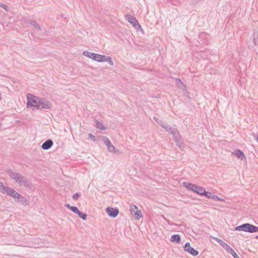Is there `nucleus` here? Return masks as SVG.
I'll return each mask as SVG.
<instances>
[{"mask_svg":"<svg viewBox=\"0 0 258 258\" xmlns=\"http://www.w3.org/2000/svg\"><path fill=\"white\" fill-rule=\"evenodd\" d=\"M31 25L33 26L34 27V28L35 29H36V30H37L38 31L41 30V28L40 25L37 23V22L35 20H33Z\"/></svg>","mask_w":258,"mask_h":258,"instance_id":"nucleus-23","label":"nucleus"},{"mask_svg":"<svg viewBox=\"0 0 258 258\" xmlns=\"http://www.w3.org/2000/svg\"><path fill=\"white\" fill-rule=\"evenodd\" d=\"M232 154L235 155L241 161L245 160L246 157L244 155L243 152L239 149H236L232 153Z\"/></svg>","mask_w":258,"mask_h":258,"instance_id":"nucleus-15","label":"nucleus"},{"mask_svg":"<svg viewBox=\"0 0 258 258\" xmlns=\"http://www.w3.org/2000/svg\"><path fill=\"white\" fill-rule=\"evenodd\" d=\"M153 118L156 121V122H157L158 123L159 122V121H160V119H159L158 118H157L156 117H154Z\"/></svg>","mask_w":258,"mask_h":258,"instance_id":"nucleus-36","label":"nucleus"},{"mask_svg":"<svg viewBox=\"0 0 258 258\" xmlns=\"http://www.w3.org/2000/svg\"><path fill=\"white\" fill-rule=\"evenodd\" d=\"M8 186H5L4 184L0 181V192L4 194Z\"/></svg>","mask_w":258,"mask_h":258,"instance_id":"nucleus-25","label":"nucleus"},{"mask_svg":"<svg viewBox=\"0 0 258 258\" xmlns=\"http://www.w3.org/2000/svg\"><path fill=\"white\" fill-rule=\"evenodd\" d=\"M2 94H1V93H0V100H2Z\"/></svg>","mask_w":258,"mask_h":258,"instance_id":"nucleus-40","label":"nucleus"},{"mask_svg":"<svg viewBox=\"0 0 258 258\" xmlns=\"http://www.w3.org/2000/svg\"><path fill=\"white\" fill-rule=\"evenodd\" d=\"M3 194H6L7 196L13 198L16 203H20L25 206L29 205L28 201L25 197L11 187H8Z\"/></svg>","mask_w":258,"mask_h":258,"instance_id":"nucleus-2","label":"nucleus"},{"mask_svg":"<svg viewBox=\"0 0 258 258\" xmlns=\"http://www.w3.org/2000/svg\"><path fill=\"white\" fill-rule=\"evenodd\" d=\"M176 83L178 88L181 89L185 88V85L179 79H176Z\"/></svg>","mask_w":258,"mask_h":258,"instance_id":"nucleus-21","label":"nucleus"},{"mask_svg":"<svg viewBox=\"0 0 258 258\" xmlns=\"http://www.w3.org/2000/svg\"><path fill=\"white\" fill-rule=\"evenodd\" d=\"M53 142L52 140L51 139H48L42 144L41 148L43 150H47L53 146Z\"/></svg>","mask_w":258,"mask_h":258,"instance_id":"nucleus-16","label":"nucleus"},{"mask_svg":"<svg viewBox=\"0 0 258 258\" xmlns=\"http://www.w3.org/2000/svg\"><path fill=\"white\" fill-rule=\"evenodd\" d=\"M22 21L24 24L31 25L33 20H32L31 19H26V18H23V19L22 20Z\"/></svg>","mask_w":258,"mask_h":258,"instance_id":"nucleus-26","label":"nucleus"},{"mask_svg":"<svg viewBox=\"0 0 258 258\" xmlns=\"http://www.w3.org/2000/svg\"><path fill=\"white\" fill-rule=\"evenodd\" d=\"M183 185L188 189L201 195L204 187L188 182H184Z\"/></svg>","mask_w":258,"mask_h":258,"instance_id":"nucleus-5","label":"nucleus"},{"mask_svg":"<svg viewBox=\"0 0 258 258\" xmlns=\"http://www.w3.org/2000/svg\"><path fill=\"white\" fill-rule=\"evenodd\" d=\"M126 19L130 22L131 24L133 25V27L136 29L137 30L140 29L142 31H143V30L142 28L141 25L138 22L137 19L132 16L131 15L128 14L125 16Z\"/></svg>","mask_w":258,"mask_h":258,"instance_id":"nucleus-8","label":"nucleus"},{"mask_svg":"<svg viewBox=\"0 0 258 258\" xmlns=\"http://www.w3.org/2000/svg\"><path fill=\"white\" fill-rule=\"evenodd\" d=\"M96 122V126L97 128H99L102 131H105L107 129L106 126L103 125L101 122L97 120H95Z\"/></svg>","mask_w":258,"mask_h":258,"instance_id":"nucleus-19","label":"nucleus"},{"mask_svg":"<svg viewBox=\"0 0 258 258\" xmlns=\"http://www.w3.org/2000/svg\"><path fill=\"white\" fill-rule=\"evenodd\" d=\"M27 107H33V110L40 109L39 105V101L40 97H37L32 94H27Z\"/></svg>","mask_w":258,"mask_h":258,"instance_id":"nucleus-3","label":"nucleus"},{"mask_svg":"<svg viewBox=\"0 0 258 258\" xmlns=\"http://www.w3.org/2000/svg\"><path fill=\"white\" fill-rule=\"evenodd\" d=\"M10 178L18 183L20 185H23L26 188H31V183L27 181L26 177L20 173L14 172L12 169H9L7 171Z\"/></svg>","mask_w":258,"mask_h":258,"instance_id":"nucleus-1","label":"nucleus"},{"mask_svg":"<svg viewBox=\"0 0 258 258\" xmlns=\"http://www.w3.org/2000/svg\"><path fill=\"white\" fill-rule=\"evenodd\" d=\"M88 136L93 141H96L95 137L93 135H92V134L89 133V135H88Z\"/></svg>","mask_w":258,"mask_h":258,"instance_id":"nucleus-33","label":"nucleus"},{"mask_svg":"<svg viewBox=\"0 0 258 258\" xmlns=\"http://www.w3.org/2000/svg\"><path fill=\"white\" fill-rule=\"evenodd\" d=\"M0 7L3 8L7 12L9 11V8L5 4H0Z\"/></svg>","mask_w":258,"mask_h":258,"instance_id":"nucleus-31","label":"nucleus"},{"mask_svg":"<svg viewBox=\"0 0 258 258\" xmlns=\"http://www.w3.org/2000/svg\"><path fill=\"white\" fill-rule=\"evenodd\" d=\"M153 118L156 121V122H157L158 123L159 122V121H160V119H159L158 118H157L156 117H154Z\"/></svg>","mask_w":258,"mask_h":258,"instance_id":"nucleus-38","label":"nucleus"},{"mask_svg":"<svg viewBox=\"0 0 258 258\" xmlns=\"http://www.w3.org/2000/svg\"><path fill=\"white\" fill-rule=\"evenodd\" d=\"M234 230L252 233L258 232V227L246 223L235 227Z\"/></svg>","mask_w":258,"mask_h":258,"instance_id":"nucleus-4","label":"nucleus"},{"mask_svg":"<svg viewBox=\"0 0 258 258\" xmlns=\"http://www.w3.org/2000/svg\"><path fill=\"white\" fill-rule=\"evenodd\" d=\"M255 238L256 239H258V235L257 236H255Z\"/></svg>","mask_w":258,"mask_h":258,"instance_id":"nucleus-41","label":"nucleus"},{"mask_svg":"<svg viewBox=\"0 0 258 258\" xmlns=\"http://www.w3.org/2000/svg\"><path fill=\"white\" fill-rule=\"evenodd\" d=\"M174 141L176 142V145L180 148L183 147V144L181 141L182 137L180 135L178 130L176 128H173L171 132Z\"/></svg>","mask_w":258,"mask_h":258,"instance_id":"nucleus-7","label":"nucleus"},{"mask_svg":"<svg viewBox=\"0 0 258 258\" xmlns=\"http://www.w3.org/2000/svg\"><path fill=\"white\" fill-rule=\"evenodd\" d=\"M180 236L179 234H173L171 236L170 240L172 242L179 243L180 241Z\"/></svg>","mask_w":258,"mask_h":258,"instance_id":"nucleus-18","label":"nucleus"},{"mask_svg":"<svg viewBox=\"0 0 258 258\" xmlns=\"http://www.w3.org/2000/svg\"><path fill=\"white\" fill-rule=\"evenodd\" d=\"M163 128H164L167 132H170L172 131V127L171 126L165 124Z\"/></svg>","mask_w":258,"mask_h":258,"instance_id":"nucleus-29","label":"nucleus"},{"mask_svg":"<svg viewBox=\"0 0 258 258\" xmlns=\"http://www.w3.org/2000/svg\"><path fill=\"white\" fill-rule=\"evenodd\" d=\"M83 54L84 56H85L86 57L91 58V59H93L94 60L98 62V59H99V57H100V54H99L87 51H85L83 53Z\"/></svg>","mask_w":258,"mask_h":258,"instance_id":"nucleus-12","label":"nucleus"},{"mask_svg":"<svg viewBox=\"0 0 258 258\" xmlns=\"http://www.w3.org/2000/svg\"><path fill=\"white\" fill-rule=\"evenodd\" d=\"M78 216L82 219L83 220H86L87 219V215L86 213H84L81 211H79L77 214Z\"/></svg>","mask_w":258,"mask_h":258,"instance_id":"nucleus-22","label":"nucleus"},{"mask_svg":"<svg viewBox=\"0 0 258 258\" xmlns=\"http://www.w3.org/2000/svg\"><path fill=\"white\" fill-rule=\"evenodd\" d=\"M106 61L108 62V63L111 66H113L114 64V63H113L111 57L100 54V57H99V59H98V62H106Z\"/></svg>","mask_w":258,"mask_h":258,"instance_id":"nucleus-14","label":"nucleus"},{"mask_svg":"<svg viewBox=\"0 0 258 258\" xmlns=\"http://www.w3.org/2000/svg\"><path fill=\"white\" fill-rule=\"evenodd\" d=\"M214 239L225 248L228 252H229L233 256L234 258H239L237 254L235 251L226 243L222 240L218 239V238H214Z\"/></svg>","mask_w":258,"mask_h":258,"instance_id":"nucleus-6","label":"nucleus"},{"mask_svg":"<svg viewBox=\"0 0 258 258\" xmlns=\"http://www.w3.org/2000/svg\"><path fill=\"white\" fill-rule=\"evenodd\" d=\"M104 143L107 146V149L109 152H113L114 151V146L111 144L109 139L105 136H103L102 138Z\"/></svg>","mask_w":258,"mask_h":258,"instance_id":"nucleus-13","label":"nucleus"},{"mask_svg":"<svg viewBox=\"0 0 258 258\" xmlns=\"http://www.w3.org/2000/svg\"><path fill=\"white\" fill-rule=\"evenodd\" d=\"M138 208L137 206L135 205H132L130 206V212L132 216L134 215V213H135L136 210H138Z\"/></svg>","mask_w":258,"mask_h":258,"instance_id":"nucleus-24","label":"nucleus"},{"mask_svg":"<svg viewBox=\"0 0 258 258\" xmlns=\"http://www.w3.org/2000/svg\"><path fill=\"white\" fill-rule=\"evenodd\" d=\"M158 124L162 127L165 125L163 121L161 119L160 120V121H159Z\"/></svg>","mask_w":258,"mask_h":258,"instance_id":"nucleus-34","label":"nucleus"},{"mask_svg":"<svg viewBox=\"0 0 258 258\" xmlns=\"http://www.w3.org/2000/svg\"><path fill=\"white\" fill-rule=\"evenodd\" d=\"M40 109H50L52 107V103L44 98H40L39 101Z\"/></svg>","mask_w":258,"mask_h":258,"instance_id":"nucleus-9","label":"nucleus"},{"mask_svg":"<svg viewBox=\"0 0 258 258\" xmlns=\"http://www.w3.org/2000/svg\"><path fill=\"white\" fill-rule=\"evenodd\" d=\"M133 216L135 217L136 219L139 220L142 217V213L140 210L138 209L135 213H134V215Z\"/></svg>","mask_w":258,"mask_h":258,"instance_id":"nucleus-20","label":"nucleus"},{"mask_svg":"<svg viewBox=\"0 0 258 258\" xmlns=\"http://www.w3.org/2000/svg\"><path fill=\"white\" fill-rule=\"evenodd\" d=\"M253 42L255 45L256 44V39L258 37V32L257 31L254 32L253 33Z\"/></svg>","mask_w":258,"mask_h":258,"instance_id":"nucleus-28","label":"nucleus"},{"mask_svg":"<svg viewBox=\"0 0 258 258\" xmlns=\"http://www.w3.org/2000/svg\"><path fill=\"white\" fill-rule=\"evenodd\" d=\"M70 210L72 211L73 213L77 214L80 211V210L78 209V208L77 207L74 206H72Z\"/></svg>","mask_w":258,"mask_h":258,"instance_id":"nucleus-27","label":"nucleus"},{"mask_svg":"<svg viewBox=\"0 0 258 258\" xmlns=\"http://www.w3.org/2000/svg\"><path fill=\"white\" fill-rule=\"evenodd\" d=\"M196 3H198L201 0H194Z\"/></svg>","mask_w":258,"mask_h":258,"instance_id":"nucleus-39","label":"nucleus"},{"mask_svg":"<svg viewBox=\"0 0 258 258\" xmlns=\"http://www.w3.org/2000/svg\"><path fill=\"white\" fill-rule=\"evenodd\" d=\"M106 212L111 218H115L119 214V210L117 208L108 207L106 209Z\"/></svg>","mask_w":258,"mask_h":258,"instance_id":"nucleus-11","label":"nucleus"},{"mask_svg":"<svg viewBox=\"0 0 258 258\" xmlns=\"http://www.w3.org/2000/svg\"><path fill=\"white\" fill-rule=\"evenodd\" d=\"M64 206H65L66 208H68L69 209H70V210L72 206H71V205H70V204H64Z\"/></svg>","mask_w":258,"mask_h":258,"instance_id":"nucleus-35","label":"nucleus"},{"mask_svg":"<svg viewBox=\"0 0 258 258\" xmlns=\"http://www.w3.org/2000/svg\"><path fill=\"white\" fill-rule=\"evenodd\" d=\"M200 196H204L206 198L208 199H213V196H215V195H213L212 192L209 191H206L204 188Z\"/></svg>","mask_w":258,"mask_h":258,"instance_id":"nucleus-17","label":"nucleus"},{"mask_svg":"<svg viewBox=\"0 0 258 258\" xmlns=\"http://www.w3.org/2000/svg\"><path fill=\"white\" fill-rule=\"evenodd\" d=\"M80 196V194L78 192H76L73 195L72 198L74 200L77 201Z\"/></svg>","mask_w":258,"mask_h":258,"instance_id":"nucleus-30","label":"nucleus"},{"mask_svg":"<svg viewBox=\"0 0 258 258\" xmlns=\"http://www.w3.org/2000/svg\"><path fill=\"white\" fill-rule=\"evenodd\" d=\"M153 118L156 121V122H157L158 123L159 122V121H160V119H159L158 118H157L156 117H154Z\"/></svg>","mask_w":258,"mask_h":258,"instance_id":"nucleus-37","label":"nucleus"},{"mask_svg":"<svg viewBox=\"0 0 258 258\" xmlns=\"http://www.w3.org/2000/svg\"><path fill=\"white\" fill-rule=\"evenodd\" d=\"M184 250L189 252L192 256H196L199 254V251L190 246V243L187 242L184 246Z\"/></svg>","mask_w":258,"mask_h":258,"instance_id":"nucleus-10","label":"nucleus"},{"mask_svg":"<svg viewBox=\"0 0 258 258\" xmlns=\"http://www.w3.org/2000/svg\"><path fill=\"white\" fill-rule=\"evenodd\" d=\"M213 197H214L213 200H217V201H224V199H223L220 197H219L216 195L213 196Z\"/></svg>","mask_w":258,"mask_h":258,"instance_id":"nucleus-32","label":"nucleus"}]
</instances>
